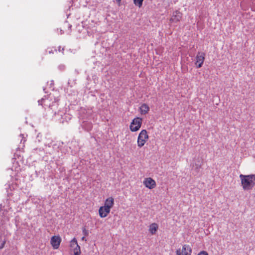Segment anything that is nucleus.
<instances>
[{"mask_svg": "<svg viewBox=\"0 0 255 255\" xmlns=\"http://www.w3.org/2000/svg\"><path fill=\"white\" fill-rule=\"evenodd\" d=\"M39 105H42L49 113L55 115L56 111L58 108V100L51 94L48 97L42 98L38 101Z\"/></svg>", "mask_w": 255, "mask_h": 255, "instance_id": "obj_1", "label": "nucleus"}, {"mask_svg": "<svg viewBox=\"0 0 255 255\" xmlns=\"http://www.w3.org/2000/svg\"><path fill=\"white\" fill-rule=\"evenodd\" d=\"M240 178L244 190H251L255 186V174H240Z\"/></svg>", "mask_w": 255, "mask_h": 255, "instance_id": "obj_2", "label": "nucleus"}, {"mask_svg": "<svg viewBox=\"0 0 255 255\" xmlns=\"http://www.w3.org/2000/svg\"><path fill=\"white\" fill-rule=\"evenodd\" d=\"M149 139V136L146 129H142L139 133L137 139V145L138 148L143 147Z\"/></svg>", "mask_w": 255, "mask_h": 255, "instance_id": "obj_3", "label": "nucleus"}, {"mask_svg": "<svg viewBox=\"0 0 255 255\" xmlns=\"http://www.w3.org/2000/svg\"><path fill=\"white\" fill-rule=\"evenodd\" d=\"M142 123V119L136 117L134 118L129 125V129L131 132H136L139 130Z\"/></svg>", "mask_w": 255, "mask_h": 255, "instance_id": "obj_4", "label": "nucleus"}, {"mask_svg": "<svg viewBox=\"0 0 255 255\" xmlns=\"http://www.w3.org/2000/svg\"><path fill=\"white\" fill-rule=\"evenodd\" d=\"M62 239L59 235H54L51 237L50 245L54 250H57L59 248Z\"/></svg>", "mask_w": 255, "mask_h": 255, "instance_id": "obj_5", "label": "nucleus"}, {"mask_svg": "<svg viewBox=\"0 0 255 255\" xmlns=\"http://www.w3.org/2000/svg\"><path fill=\"white\" fill-rule=\"evenodd\" d=\"M70 247L73 250L74 255H80L81 253L80 247L78 245L76 238H73L70 242Z\"/></svg>", "mask_w": 255, "mask_h": 255, "instance_id": "obj_6", "label": "nucleus"}, {"mask_svg": "<svg viewBox=\"0 0 255 255\" xmlns=\"http://www.w3.org/2000/svg\"><path fill=\"white\" fill-rule=\"evenodd\" d=\"M143 184L149 189H154L156 186L155 181L151 177L145 178L143 181Z\"/></svg>", "mask_w": 255, "mask_h": 255, "instance_id": "obj_7", "label": "nucleus"}, {"mask_svg": "<svg viewBox=\"0 0 255 255\" xmlns=\"http://www.w3.org/2000/svg\"><path fill=\"white\" fill-rule=\"evenodd\" d=\"M205 54L204 52H198L196 56L195 65L197 68H200L202 66L205 60Z\"/></svg>", "mask_w": 255, "mask_h": 255, "instance_id": "obj_8", "label": "nucleus"}, {"mask_svg": "<svg viewBox=\"0 0 255 255\" xmlns=\"http://www.w3.org/2000/svg\"><path fill=\"white\" fill-rule=\"evenodd\" d=\"M110 212L111 210L104 206H101L98 210L99 216L101 218H104L107 217Z\"/></svg>", "mask_w": 255, "mask_h": 255, "instance_id": "obj_9", "label": "nucleus"}, {"mask_svg": "<svg viewBox=\"0 0 255 255\" xmlns=\"http://www.w3.org/2000/svg\"><path fill=\"white\" fill-rule=\"evenodd\" d=\"M182 17V13L178 10H176L173 13L170 21L172 22H177L181 19Z\"/></svg>", "mask_w": 255, "mask_h": 255, "instance_id": "obj_10", "label": "nucleus"}, {"mask_svg": "<svg viewBox=\"0 0 255 255\" xmlns=\"http://www.w3.org/2000/svg\"><path fill=\"white\" fill-rule=\"evenodd\" d=\"M114 205V198L112 197H110L107 198L103 206L111 210Z\"/></svg>", "mask_w": 255, "mask_h": 255, "instance_id": "obj_11", "label": "nucleus"}, {"mask_svg": "<svg viewBox=\"0 0 255 255\" xmlns=\"http://www.w3.org/2000/svg\"><path fill=\"white\" fill-rule=\"evenodd\" d=\"M150 110L149 107L146 104H142L139 108V113L141 115H146Z\"/></svg>", "mask_w": 255, "mask_h": 255, "instance_id": "obj_12", "label": "nucleus"}, {"mask_svg": "<svg viewBox=\"0 0 255 255\" xmlns=\"http://www.w3.org/2000/svg\"><path fill=\"white\" fill-rule=\"evenodd\" d=\"M192 249L188 245H184L182 247V255H191Z\"/></svg>", "mask_w": 255, "mask_h": 255, "instance_id": "obj_13", "label": "nucleus"}, {"mask_svg": "<svg viewBox=\"0 0 255 255\" xmlns=\"http://www.w3.org/2000/svg\"><path fill=\"white\" fill-rule=\"evenodd\" d=\"M158 229V225L156 223H152L149 226V232L151 235H154Z\"/></svg>", "mask_w": 255, "mask_h": 255, "instance_id": "obj_14", "label": "nucleus"}, {"mask_svg": "<svg viewBox=\"0 0 255 255\" xmlns=\"http://www.w3.org/2000/svg\"><path fill=\"white\" fill-rule=\"evenodd\" d=\"M143 0H133V1L135 6L140 8L142 5Z\"/></svg>", "mask_w": 255, "mask_h": 255, "instance_id": "obj_15", "label": "nucleus"}, {"mask_svg": "<svg viewBox=\"0 0 255 255\" xmlns=\"http://www.w3.org/2000/svg\"><path fill=\"white\" fill-rule=\"evenodd\" d=\"M82 232L85 236H88L89 235L88 231L85 228L82 229Z\"/></svg>", "mask_w": 255, "mask_h": 255, "instance_id": "obj_16", "label": "nucleus"}, {"mask_svg": "<svg viewBox=\"0 0 255 255\" xmlns=\"http://www.w3.org/2000/svg\"><path fill=\"white\" fill-rule=\"evenodd\" d=\"M198 255H209L208 253L206 251H201L200 252Z\"/></svg>", "mask_w": 255, "mask_h": 255, "instance_id": "obj_17", "label": "nucleus"}, {"mask_svg": "<svg viewBox=\"0 0 255 255\" xmlns=\"http://www.w3.org/2000/svg\"><path fill=\"white\" fill-rule=\"evenodd\" d=\"M176 255H182V251H181L180 249H179L176 251Z\"/></svg>", "mask_w": 255, "mask_h": 255, "instance_id": "obj_18", "label": "nucleus"}, {"mask_svg": "<svg viewBox=\"0 0 255 255\" xmlns=\"http://www.w3.org/2000/svg\"><path fill=\"white\" fill-rule=\"evenodd\" d=\"M5 244V241H3L2 242V243L1 244V246H0V249H2L3 248Z\"/></svg>", "mask_w": 255, "mask_h": 255, "instance_id": "obj_19", "label": "nucleus"}, {"mask_svg": "<svg viewBox=\"0 0 255 255\" xmlns=\"http://www.w3.org/2000/svg\"><path fill=\"white\" fill-rule=\"evenodd\" d=\"M82 239V241H86V238H85V236L83 237L82 238V239Z\"/></svg>", "mask_w": 255, "mask_h": 255, "instance_id": "obj_20", "label": "nucleus"}, {"mask_svg": "<svg viewBox=\"0 0 255 255\" xmlns=\"http://www.w3.org/2000/svg\"><path fill=\"white\" fill-rule=\"evenodd\" d=\"M118 3L120 5L121 3V0H116Z\"/></svg>", "mask_w": 255, "mask_h": 255, "instance_id": "obj_21", "label": "nucleus"}]
</instances>
